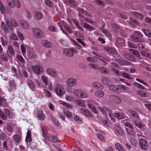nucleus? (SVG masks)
Here are the masks:
<instances>
[{
	"mask_svg": "<svg viewBox=\"0 0 151 151\" xmlns=\"http://www.w3.org/2000/svg\"><path fill=\"white\" fill-rule=\"evenodd\" d=\"M132 129H133L131 128H126V130L127 133L131 135H133L135 133L134 131H133Z\"/></svg>",
	"mask_w": 151,
	"mask_h": 151,
	"instance_id": "obj_54",
	"label": "nucleus"
},
{
	"mask_svg": "<svg viewBox=\"0 0 151 151\" xmlns=\"http://www.w3.org/2000/svg\"><path fill=\"white\" fill-rule=\"evenodd\" d=\"M28 56L30 59H34L36 57V55L35 53L33 52H29L28 54Z\"/></svg>",
	"mask_w": 151,
	"mask_h": 151,
	"instance_id": "obj_39",
	"label": "nucleus"
},
{
	"mask_svg": "<svg viewBox=\"0 0 151 151\" xmlns=\"http://www.w3.org/2000/svg\"><path fill=\"white\" fill-rule=\"evenodd\" d=\"M87 105L88 107L92 110V111L93 112L96 114L98 113V111L92 105L88 103Z\"/></svg>",
	"mask_w": 151,
	"mask_h": 151,
	"instance_id": "obj_36",
	"label": "nucleus"
},
{
	"mask_svg": "<svg viewBox=\"0 0 151 151\" xmlns=\"http://www.w3.org/2000/svg\"><path fill=\"white\" fill-rule=\"evenodd\" d=\"M116 132L120 135H122L123 134V132L122 129L119 127H117L116 128Z\"/></svg>",
	"mask_w": 151,
	"mask_h": 151,
	"instance_id": "obj_47",
	"label": "nucleus"
},
{
	"mask_svg": "<svg viewBox=\"0 0 151 151\" xmlns=\"http://www.w3.org/2000/svg\"><path fill=\"white\" fill-rule=\"evenodd\" d=\"M59 139L58 138L55 136H53L52 137L51 140V141L53 142L56 143L57 142L59 141Z\"/></svg>",
	"mask_w": 151,
	"mask_h": 151,
	"instance_id": "obj_56",
	"label": "nucleus"
},
{
	"mask_svg": "<svg viewBox=\"0 0 151 151\" xmlns=\"http://www.w3.org/2000/svg\"><path fill=\"white\" fill-rule=\"evenodd\" d=\"M63 26L65 29L70 34H72V30L67 24H65V25L63 24Z\"/></svg>",
	"mask_w": 151,
	"mask_h": 151,
	"instance_id": "obj_34",
	"label": "nucleus"
},
{
	"mask_svg": "<svg viewBox=\"0 0 151 151\" xmlns=\"http://www.w3.org/2000/svg\"><path fill=\"white\" fill-rule=\"evenodd\" d=\"M97 108L103 115L106 116L107 114L108 113L111 119L113 120L114 119L113 115L111 114V111L110 110L106 108L101 107L99 106H97Z\"/></svg>",
	"mask_w": 151,
	"mask_h": 151,
	"instance_id": "obj_2",
	"label": "nucleus"
},
{
	"mask_svg": "<svg viewBox=\"0 0 151 151\" xmlns=\"http://www.w3.org/2000/svg\"><path fill=\"white\" fill-rule=\"evenodd\" d=\"M101 81V82L105 85H108L111 82L110 80L108 77L105 76L102 78Z\"/></svg>",
	"mask_w": 151,
	"mask_h": 151,
	"instance_id": "obj_22",
	"label": "nucleus"
},
{
	"mask_svg": "<svg viewBox=\"0 0 151 151\" xmlns=\"http://www.w3.org/2000/svg\"><path fill=\"white\" fill-rule=\"evenodd\" d=\"M116 148L119 151H124L123 147L118 142H116L115 144Z\"/></svg>",
	"mask_w": 151,
	"mask_h": 151,
	"instance_id": "obj_35",
	"label": "nucleus"
},
{
	"mask_svg": "<svg viewBox=\"0 0 151 151\" xmlns=\"http://www.w3.org/2000/svg\"><path fill=\"white\" fill-rule=\"evenodd\" d=\"M20 24L22 27L24 29H27L29 27V25L24 20H21L20 21Z\"/></svg>",
	"mask_w": 151,
	"mask_h": 151,
	"instance_id": "obj_24",
	"label": "nucleus"
},
{
	"mask_svg": "<svg viewBox=\"0 0 151 151\" xmlns=\"http://www.w3.org/2000/svg\"><path fill=\"white\" fill-rule=\"evenodd\" d=\"M106 50L109 52H111L113 53L116 54V52L114 49H112L110 47H108L106 49Z\"/></svg>",
	"mask_w": 151,
	"mask_h": 151,
	"instance_id": "obj_61",
	"label": "nucleus"
},
{
	"mask_svg": "<svg viewBox=\"0 0 151 151\" xmlns=\"http://www.w3.org/2000/svg\"><path fill=\"white\" fill-rule=\"evenodd\" d=\"M63 53L65 55L70 57H73L74 54L76 52V51L74 48L69 49L65 48L63 50Z\"/></svg>",
	"mask_w": 151,
	"mask_h": 151,
	"instance_id": "obj_3",
	"label": "nucleus"
},
{
	"mask_svg": "<svg viewBox=\"0 0 151 151\" xmlns=\"http://www.w3.org/2000/svg\"><path fill=\"white\" fill-rule=\"evenodd\" d=\"M129 50L131 51L137 57H139V56L140 55L139 52L137 50L134 49H130Z\"/></svg>",
	"mask_w": 151,
	"mask_h": 151,
	"instance_id": "obj_60",
	"label": "nucleus"
},
{
	"mask_svg": "<svg viewBox=\"0 0 151 151\" xmlns=\"http://www.w3.org/2000/svg\"><path fill=\"white\" fill-rule=\"evenodd\" d=\"M118 62L121 65H128L129 63L126 60L124 59H120L118 60Z\"/></svg>",
	"mask_w": 151,
	"mask_h": 151,
	"instance_id": "obj_32",
	"label": "nucleus"
},
{
	"mask_svg": "<svg viewBox=\"0 0 151 151\" xmlns=\"http://www.w3.org/2000/svg\"><path fill=\"white\" fill-rule=\"evenodd\" d=\"M139 145L141 148L143 150H147L148 148L147 141L145 139L142 138L139 140Z\"/></svg>",
	"mask_w": 151,
	"mask_h": 151,
	"instance_id": "obj_7",
	"label": "nucleus"
},
{
	"mask_svg": "<svg viewBox=\"0 0 151 151\" xmlns=\"http://www.w3.org/2000/svg\"><path fill=\"white\" fill-rule=\"evenodd\" d=\"M1 58L4 61H7L8 60V57L5 54H2L0 55Z\"/></svg>",
	"mask_w": 151,
	"mask_h": 151,
	"instance_id": "obj_55",
	"label": "nucleus"
},
{
	"mask_svg": "<svg viewBox=\"0 0 151 151\" xmlns=\"http://www.w3.org/2000/svg\"><path fill=\"white\" fill-rule=\"evenodd\" d=\"M83 26L86 29L90 31H91L95 29V28L86 23H83Z\"/></svg>",
	"mask_w": 151,
	"mask_h": 151,
	"instance_id": "obj_17",
	"label": "nucleus"
},
{
	"mask_svg": "<svg viewBox=\"0 0 151 151\" xmlns=\"http://www.w3.org/2000/svg\"><path fill=\"white\" fill-rule=\"evenodd\" d=\"M92 86L96 89L101 90L103 88V86L102 84L97 82L93 83L92 84Z\"/></svg>",
	"mask_w": 151,
	"mask_h": 151,
	"instance_id": "obj_19",
	"label": "nucleus"
},
{
	"mask_svg": "<svg viewBox=\"0 0 151 151\" xmlns=\"http://www.w3.org/2000/svg\"><path fill=\"white\" fill-rule=\"evenodd\" d=\"M27 83L28 86L31 89H33L35 88V86L34 83L31 80L29 79L27 80Z\"/></svg>",
	"mask_w": 151,
	"mask_h": 151,
	"instance_id": "obj_25",
	"label": "nucleus"
},
{
	"mask_svg": "<svg viewBox=\"0 0 151 151\" xmlns=\"http://www.w3.org/2000/svg\"><path fill=\"white\" fill-rule=\"evenodd\" d=\"M78 12L79 13V15H80V14H82L85 16L89 15V14L87 12L81 8L78 9Z\"/></svg>",
	"mask_w": 151,
	"mask_h": 151,
	"instance_id": "obj_37",
	"label": "nucleus"
},
{
	"mask_svg": "<svg viewBox=\"0 0 151 151\" xmlns=\"http://www.w3.org/2000/svg\"><path fill=\"white\" fill-rule=\"evenodd\" d=\"M104 25L100 29L102 31L103 33L104 34L108 36H111V33L107 29H103Z\"/></svg>",
	"mask_w": 151,
	"mask_h": 151,
	"instance_id": "obj_31",
	"label": "nucleus"
},
{
	"mask_svg": "<svg viewBox=\"0 0 151 151\" xmlns=\"http://www.w3.org/2000/svg\"><path fill=\"white\" fill-rule=\"evenodd\" d=\"M6 22L7 26L11 29H12L13 27H16L17 25V22L13 19H11Z\"/></svg>",
	"mask_w": 151,
	"mask_h": 151,
	"instance_id": "obj_11",
	"label": "nucleus"
},
{
	"mask_svg": "<svg viewBox=\"0 0 151 151\" xmlns=\"http://www.w3.org/2000/svg\"><path fill=\"white\" fill-rule=\"evenodd\" d=\"M0 117L3 120H6V115H5L1 110L0 109Z\"/></svg>",
	"mask_w": 151,
	"mask_h": 151,
	"instance_id": "obj_48",
	"label": "nucleus"
},
{
	"mask_svg": "<svg viewBox=\"0 0 151 151\" xmlns=\"http://www.w3.org/2000/svg\"><path fill=\"white\" fill-rule=\"evenodd\" d=\"M80 112L85 116L89 117H91L93 116L92 113L87 109L80 108Z\"/></svg>",
	"mask_w": 151,
	"mask_h": 151,
	"instance_id": "obj_9",
	"label": "nucleus"
},
{
	"mask_svg": "<svg viewBox=\"0 0 151 151\" xmlns=\"http://www.w3.org/2000/svg\"><path fill=\"white\" fill-rule=\"evenodd\" d=\"M47 74L51 76H55L57 75V73L55 70L52 68H49L47 69Z\"/></svg>",
	"mask_w": 151,
	"mask_h": 151,
	"instance_id": "obj_20",
	"label": "nucleus"
},
{
	"mask_svg": "<svg viewBox=\"0 0 151 151\" xmlns=\"http://www.w3.org/2000/svg\"><path fill=\"white\" fill-rule=\"evenodd\" d=\"M37 116L39 119L43 121L45 119V117L43 113V112L41 111H38L37 113Z\"/></svg>",
	"mask_w": 151,
	"mask_h": 151,
	"instance_id": "obj_29",
	"label": "nucleus"
},
{
	"mask_svg": "<svg viewBox=\"0 0 151 151\" xmlns=\"http://www.w3.org/2000/svg\"><path fill=\"white\" fill-rule=\"evenodd\" d=\"M132 39L133 40L138 42H143L144 40L142 35L138 32H134Z\"/></svg>",
	"mask_w": 151,
	"mask_h": 151,
	"instance_id": "obj_5",
	"label": "nucleus"
},
{
	"mask_svg": "<svg viewBox=\"0 0 151 151\" xmlns=\"http://www.w3.org/2000/svg\"><path fill=\"white\" fill-rule=\"evenodd\" d=\"M122 76L123 77L129 79H132V78L131 76H130L129 75L126 73H122Z\"/></svg>",
	"mask_w": 151,
	"mask_h": 151,
	"instance_id": "obj_46",
	"label": "nucleus"
},
{
	"mask_svg": "<svg viewBox=\"0 0 151 151\" xmlns=\"http://www.w3.org/2000/svg\"><path fill=\"white\" fill-rule=\"evenodd\" d=\"M88 65L90 67L94 69L98 70L99 68V67H98V66L96 65L93 63H89Z\"/></svg>",
	"mask_w": 151,
	"mask_h": 151,
	"instance_id": "obj_57",
	"label": "nucleus"
},
{
	"mask_svg": "<svg viewBox=\"0 0 151 151\" xmlns=\"http://www.w3.org/2000/svg\"><path fill=\"white\" fill-rule=\"evenodd\" d=\"M16 58L19 61L22 63H24L25 62L24 59L21 55H17Z\"/></svg>",
	"mask_w": 151,
	"mask_h": 151,
	"instance_id": "obj_53",
	"label": "nucleus"
},
{
	"mask_svg": "<svg viewBox=\"0 0 151 151\" xmlns=\"http://www.w3.org/2000/svg\"><path fill=\"white\" fill-rule=\"evenodd\" d=\"M57 94H64L65 93V90L64 86L62 85H57L55 88Z\"/></svg>",
	"mask_w": 151,
	"mask_h": 151,
	"instance_id": "obj_4",
	"label": "nucleus"
},
{
	"mask_svg": "<svg viewBox=\"0 0 151 151\" xmlns=\"http://www.w3.org/2000/svg\"><path fill=\"white\" fill-rule=\"evenodd\" d=\"M0 10L2 13H5V7L1 0H0Z\"/></svg>",
	"mask_w": 151,
	"mask_h": 151,
	"instance_id": "obj_40",
	"label": "nucleus"
},
{
	"mask_svg": "<svg viewBox=\"0 0 151 151\" xmlns=\"http://www.w3.org/2000/svg\"><path fill=\"white\" fill-rule=\"evenodd\" d=\"M116 42L119 45H123L124 44V41L122 39L119 38H117L116 39Z\"/></svg>",
	"mask_w": 151,
	"mask_h": 151,
	"instance_id": "obj_44",
	"label": "nucleus"
},
{
	"mask_svg": "<svg viewBox=\"0 0 151 151\" xmlns=\"http://www.w3.org/2000/svg\"><path fill=\"white\" fill-rule=\"evenodd\" d=\"M7 47L9 52H10L12 55H14V52L13 47L10 45H8Z\"/></svg>",
	"mask_w": 151,
	"mask_h": 151,
	"instance_id": "obj_49",
	"label": "nucleus"
},
{
	"mask_svg": "<svg viewBox=\"0 0 151 151\" xmlns=\"http://www.w3.org/2000/svg\"><path fill=\"white\" fill-rule=\"evenodd\" d=\"M128 113L130 114V116L133 117L135 118H138V115L137 113L135 111L132 110H130L128 111Z\"/></svg>",
	"mask_w": 151,
	"mask_h": 151,
	"instance_id": "obj_27",
	"label": "nucleus"
},
{
	"mask_svg": "<svg viewBox=\"0 0 151 151\" xmlns=\"http://www.w3.org/2000/svg\"><path fill=\"white\" fill-rule=\"evenodd\" d=\"M73 93L74 94H85L86 93L83 90L81 89H75L73 91Z\"/></svg>",
	"mask_w": 151,
	"mask_h": 151,
	"instance_id": "obj_21",
	"label": "nucleus"
},
{
	"mask_svg": "<svg viewBox=\"0 0 151 151\" xmlns=\"http://www.w3.org/2000/svg\"><path fill=\"white\" fill-rule=\"evenodd\" d=\"M85 20L87 22L89 23L92 25H95L96 24V22H95L88 18L85 17Z\"/></svg>",
	"mask_w": 151,
	"mask_h": 151,
	"instance_id": "obj_62",
	"label": "nucleus"
},
{
	"mask_svg": "<svg viewBox=\"0 0 151 151\" xmlns=\"http://www.w3.org/2000/svg\"><path fill=\"white\" fill-rule=\"evenodd\" d=\"M32 69L34 73L37 75H39L43 71V68L42 66L37 65L32 67Z\"/></svg>",
	"mask_w": 151,
	"mask_h": 151,
	"instance_id": "obj_8",
	"label": "nucleus"
},
{
	"mask_svg": "<svg viewBox=\"0 0 151 151\" xmlns=\"http://www.w3.org/2000/svg\"><path fill=\"white\" fill-rule=\"evenodd\" d=\"M41 79L43 81V82L45 83V84L46 85H48L49 84V83H50V84L49 86V89H52V84L48 80L46 76H42L41 77Z\"/></svg>",
	"mask_w": 151,
	"mask_h": 151,
	"instance_id": "obj_12",
	"label": "nucleus"
},
{
	"mask_svg": "<svg viewBox=\"0 0 151 151\" xmlns=\"http://www.w3.org/2000/svg\"><path fill=\"white\" fill-rule=\"evenodd\" d=\"M10 39L12 40H18V38L16 35L13 33H11L10 34Z\"/></svg>",
	"mask_w": 151,
	"mask_h": 151,
	"instance_id": "obj_50",
	"label": "nucleus"
},
{
	"mask_svg": "<svg viewBox=\"0 0 151 151\" xmlns=\"http://www.w3.org/2000/svg\"><path fill=\"white\" fill-rule=\"evenodd\" d=\"M109 97L111 101L116 103L119 104L121 102V99L116 95H110Z\"/></svg>",
	"mask_w": 151,
	"mask_h": 151,
	"instance_id": "obj_10",
	"label": "nucleus"
},
{
	"mask_svg": "<svg viewBox=\"0 0 151 151\" xmlns=\"http://www.w3.org/2000/svg\"><path fill=\"white\" fill-rule=\"evenodd\" d=\"M13 138L17 143L20 142L21 140V137L18 134H15L13 136Z\"/></svg>",
	"mask_w": 151,
	"mask_h": 151,
	"instance_id": "obj_33",
	"label": "nucleus"
},
{
	"mask_svg": "<svg viewBox=\"0 0 151 151\" xmlns=\"http://www.w3.org/2000/svg\"><path fill=\"white\" fill-rule=\"evenodd\" d=\"M15 0H7V4L11 8L14 7Z\"/></svg>",
	"mask_w": 151,
	"mask_h": 151,
	"instance_id": "obj_30",
	"label": "nucleus"
},
{
	"mask_svg": "<svg viewBox=\"0 0 151 151\" xmlns=\"http://www.w3.org/2000/svg\"><path fill=\"white\" fill-rule=\"evenodd\" d=\"M6 103V100L2 97H0V106L4 105Z\"/></svg>",
	"mask_w": 151,
	"mask_h": 151,
	"instance_id": "obj_45",
	"label": "nucleus"
},
{
	"mask_svg": "<svg viewBox=\"0 0 151 151\" xmlns=\"http://www.w3.org/2000/svg\"><path fill=\"white\" fill-rule=\"evenodd\" d=\"M7 136L6 134L3 132H1L0 135V139L2 140H5L7 138Z\"/></svg>",
	"mask_w": 151,
	"mask_h": 151,
	"instance_id": "obj_52",
	"label": "nucleus"
},
{
	"mask_svg": "<svg viewBox=\"0 0 151 151\" xmlns=\"http://www.w3.org/2000/svg\"><path fill=\"white\" fill-rule=\"evenodd\" d=\"M32 33L34 36L37 38L40 39L44 36V33L43 31L38 28H35L32 30Z\"/></svg>",
	"mask_w": 151,
	"mask_h": 151,
	"instance_id": "obj_1",
	"label": "nucleus"
},
{
	"mask_svg": "<svg viewBox=\"0 0 151 151\" xmlns=\"http://www.w3.org/2000/svg\"><path fill=\"white\" fill-rule=\"evenodd\" d=\"M9 85L12 88H16V85L15 83V81L14 80H12L10 81L9 82Z\"/></svg>",
	"mask_w": 151,
	"mask_h": 151,
	"instance_id": "obj_51",
	"label": "nucleus"
},
{
	"mask_svg": "<svg viewBox=\"0 0 151 151\" xmlns=\"http://www.w3.org/2000/svg\"><path fill=\"white\" fill-rule=\"evenodd\" d=\"M66 100L68 101H71L75 99L71 95H67L65 96Z\"/></svg>",
	"mask_w": 151,
	"mask_h": 151,
	"instance_id": "obj_58",
	"label": "nucleus"
},
{
	"mask_svg": "<svg viewBox=\"0 0 151 151\" xmlns=\"http://www.w3.org/2000/svg\"><path fill=\"white\" fill-rule=\"evenodd\" d=\"M45 3L47 6L50 7H52L54 6V4L50 0H46L45 1Z\"/></svg>",
	"mask_w": 151,
	"mask_h": 151,
	"instance_id": "obj_43",
	"label": "nucleus"
},
{
	"mask_svg": "<svg viewBox=\"0 0 151 151\" xmlns=\"http://www.w3.org/2000/svg\"><path fill=\"white\" fill-rule=\"evenodd\" d=\"M144 33L148 37H151V32L150 30L145 29L144 30Z\"/></svg>",
	"mask_w": 151,
	"mask_h": 151,
	"instance_id": "obj_64",
	"label": "nucleus"
},
{
	"mask_svg": "<svg viewBox=\"0 0 151 151\" xmlns=\"http://www.w3.org/2000/svg\"><path fill=\"white\" fill-rule=\"evenodd\" d=\"M64 112L68 117L70 118H73V115L70 111H69L68 110H66V111H64Z\"/></svg>",
	"mask_w": 151,
	"mask_h": 151,
	"instance_id": "obj_41",
	"label": "nucleus"
},
{
	"mask_svg": "<svg viewBox=\"0 0 151 151\" xmlns=\"http://www.w3.org/2000/svg\"><path fill=\"white\" fill-rule=\"evenodd\" d=\"M33 14L35 18L37 20H41L42 18V14L40 12L35 11L33 12Z\"/></svg>",
	"mask_w": 151,
	"mask_h": 151,
	"instance_id": "obj_15",
	"label": "nucleus"
},
{
	"mask_svg": "<svg viewBox=\"0 0 151 151\" xmlns=\"http://www.w3.org/2000/svg\"><path fill=\"white\" fill-rule=\"evenodd\" d=\"M101 73L105 74H109V70L104 67H99L98 69Z\"/></svg>",
	"mask_w": 151,
	"mask_h": 151,
	"instance_id": "obj_23",
	"label": "nucleus"
},
{
	"mask_svg": "<svg viewBox=\"0 0 151 151\" xmlns=\"http://www.w3.org/2000/svg\"><path fill=\"white\" fill-rule=\"evenodd\" d=\"M115 117L118 119H122L127 118L124 114L122 113H117L115 114Z\"/></svg>",
	"mask_w": 151,
	"mask_h": 151,
	"instance_id": "obj_18",
	"label": "nucleus"
},
{
	"mask_svg": "<svg viewBox=\"0 0 151 151\" xmlns=\"http://www.w3.org/2000/svg\"><path fill=\"white\" fill-rule=\"evenodd\" d=\"M64 3L68 4L71 7H73L77 6V4L74 0H63Z\"/></svg>",
	"mask_w": 151,
	"mask_h": 151,
	"instance_id": "obj_13",
	"label": "nucleus"
},
{
	"mask_svg": "<svg viewBox=\"0 0 151 151\" xmlns=\"http://www.w3.org/2000/svg\"><path fill=\"white\" fill-rule=\"evenodd\" d=\"M74 119L75 122L78 124H81L82 123V121L80 119V117L77 115H75L74 116Z\"/></svg>",
	"mask_w": 151,
	"mask_h": 151,
	"instance_id": "obj_42",
	"label": "nucleus"
},
{
	"mask_svg": "<svg viewBox=\"0 0 151 151\" xmlns=\"http://www.w3.org/2000/svg\"><path fill=\"white\" fill-rule=\"evenodd\" d=\"M134 123L136 126L140 128L141 130H144V126H145V124H142L140 122L137 121H134Z\"/></svg>",
	"mask_w": 151,
	"mask_h": 151,
	"instance_id": "obj_26",
	"label": "nucleus"
},
{
	"mask_svg": "<svg viewBox=\"0 0 151 151\" xmlns=\"http://www.w3.org/2000/svg\"><path fill=\"white\" fill-rule=\"evenodd\" d=\"M14 6H15L17 8H19L21 7L20 2L19 0H15Z\"/></svg>",
	"mask_w": 151,
	"mask_h": 151,
	"instance_id": "obj_59",
	"label": "nucleus"
},
{
	"mask_svg": "<svg viewBox=\"0 0 151 151\" xmlns=\"http://www.w3.org/2000/svg\"><path fill=\"white\" fill-rule=\"evenodd\" d=\"M87 60L92 63H95L97 61L96 59L94 57H89L86 58Z\"/></svg>",
	"mask_w": 151,
	"mask_h": 151,
	"instance_id": "obj_38",
	"label": "nucleus"
},
{
	"mask_svg": "<svg viewBox=\"0 0 151 151\" xmlns=\"http://www.w3.org/2000/svg\"><path fill=\"white\" fill-rule=\"evenodd\" d=\"M76 80L75 78H70L67 80L66 84L68 87H71L76 86Z\"/></svg>",
	"mask_w": 151,
	"mask_h": 151,
	"instance_id": "obj_6",
	"label": "nucleus"
},
{
	"mask_svg": "<svg viewBox=\"0 0 151 151\" xmlns=\"http://www.w3.org/2000/svg\"><path fill=\"white\" fill-rule=\"evenodd\" d=\"M118 85H109L108 86V87L110 90H112L117 93H119L121 92V91H120L119 89Z\"/></svg>",
	"mask_w": 151,
	"mask_h": 151,
	"instance_id": "obj_14",
	"label": "nucleus"
},
{
	"mask_svg": "<svg viewBox=\"0 0 151 151\" xmlns=\"http://www.w3.org/2000/svg\"><path fill=\"white\" fill-rule=\"evenodd\" d=\"M1 40L2 45L3 46H5L7 45V41L3 37H1Z\"/></svg>",
	"mask_w": 151,
	"mask_h": 151,
	"instance_id": "obj_63",
	"label": "nucleus"
},
{
	"mask_svg": "<svg viewBox=\"0 0 151 151\" xmlns=\"http://www.w3.org/2000/svg\"><path fill=\"white\" fill-rule=\"evenodd\" d=\"M42 45L45 47L50 48L52 47V43L48 41L47 40H43L42 41Z\"/></svg>",
	"mask_w": 151,
	"mask_h": 151,
	"instance_id": "obj_16",
	"label": "nucleus"
},
{
	"mask_svg": "<svg viewBox=\"0 0 151 151\" xmlns=\"http://www.w3.org/2000/svg\"><path fill=\"white\" fill-rule=\"evenodd\" d=\"M118 86L119 89L120 91H121V92L122 91V90L123 91H125L126 92H128L129 91V88L125 85H119Z\"/></svg>",
	"mask_w": 151,
	"mask_h": 151,
	"instance_id": "obj_28",
	"label": "nucleus"
}]
</instances>
